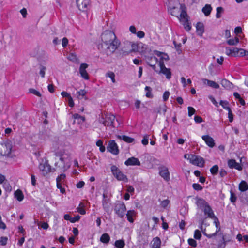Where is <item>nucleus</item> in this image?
Listing matches in <instances>:
<instances>
[{"label": "nucleus", "instance_id": "1", "mask_svg": "<svg viewBox=\"0 0 248 248\" xmlns=\"http://www.w3.org/2000/svg\"><path fill=\"white\" fill-rule=\"evenodd\" d=\"M101 38L102 42L101 47L108 56L113 54L120 44L114 32L110 31L103 32Z\"/></svg>", "mask_w": 248, "mask_h": 248}, {"label": "nucleus", "instance_id": "2", "mask_svg": "<svg viewBox=\"0 0 248 248\" xmlns=\"http://www.w3.org/2000/svg\"><path fill=\"white\" fill-rule=\"evenodd\" d=\"M197 206L202 210L207 217L215 219V223L217 227H218L219 222L218 218L215 216L214 212L209 203L202 198H198L196 202Z\"/></svg>", "mask_w": 248, "mask_h": 248}, {"label": "nucleus", "instance_id": "3", "mask_svg": "<svg viewBox=\"0 0 248 248\" xmlns=\"http://www.w3.org/2000/svg\"><path fill=\"white\" fill-rule=\"evenodd\" d=\"M114 210L115 214L119 217L123 218L125 216L126 208L124 202L118 201L115 204Z\"/></svg>", "mask_w": 248, "mask_h": 248}, {"label": "nucleus", "instance_id": "4", "mask_svg": "<svg viewBox=\"0 0 248 248\" xmlns=\"http://www.w3.org/2000/svg\"><path fill=\"white\" fill-rule=\"evenodd\" d=\"M111 171L114 176L118 181H128L127 176L116 166L112 165L111 167Z\"/></svg>", "mask_w": 248, "mask_h": 248}, {"label": "nucleus", "instance_id": "5", "mask_svg": "<svg viewBox=\"0 0 248 248\" xmlns=\"http://www.w3.org/2000/svg\"><path fill=\"white\" fill-rule=\"evenodd\" d=\"M187 159L189 160L190 162L194 165L200 167H203L204 166L205 160L202 157L200 156L190 154L188 155Z\"/></svg>", "mask_w": 248, "mask_h": 248}, {"label": "nucleus", "instance_id": "6", "mask_svg": "<svg viewBox=\"0 0 248 248\" xmlns=\"http://www.w3.org/2000/svg\"><path fill=\"white\" fill-rule=\"evenodd\" d=\"M39 169L43 176H46L51 172H54L56 170L55 168H52L49 164L48 161L44 163H41L39 165Z\"/></svg>", "mask_w": 248, "mask_h": 248}, {"label": "nucleus", "instance_id": "7", "mask_svg": "<svg viewBox=\"0 0 248 248\" xmlns=\"http://www.w3.org/2000/svg\"><path fill=\"white\" fill-rule=\"evenodd\" d=\"M159 65L160 68V70L159 71V74H163L165 75L166 78L170 79L171 78V72L170 68H167L166 67L164 62L159 61Z\"/></svg>", "mask_w": 248, "mask_h": 248}, {"label": "nucleus", "instance_id": "8", "mask_svg": "<svg viewBox=\"0 0 248 248\" xmlns=\"http://www.w3.org/2000/svg\"><path fill=\"white\" fill-rule=\"evenodd\" d=\"M65 178V174L62 173L58 176L56 178L57 187L60 189V192L62 194H64L65 192L64 188L62 186V185L64 183Z\"/></svg>", "mask_w": 248, "mask_h": 248}, {"label": "nucleus", "instance_id": "9", "mask_svg": "<svg viewBox=\"0 0 248 248\" xmlns=\"http://www.w3.org/2000/svg\"><path fill=\"white\" fill-rule=\"evenodd\" d=\"M104 121L102 123L105 126H114L113 123L115 120V116L111 114H107L106 115L105 117L104 118Z\"/></svg>", "mask_w": 248, "mask_h": 248}, {"label": "nucleus", "instance_id": "10", "mask_svg": "<svg viewBox=\"0 0 248 248\" xmlns=\"http://www.w3.org/2000/svg\"><path fill=\"white\" fill-rule=\"evenodd\" d=\"M107 150L112 154L117 155L119 154V149L117 144L114 140L109 141Z\"/></svg>", "mask_w": 248, "mask_h": 248}, {"label": "nucleus", "instance_id": "11", "mask_svg": "<svg viewBox=\"0 0 248 248\" xmlns=\"http://www.w3.org/2000/svg\"><path fill=\"white\" fill-rule=\"evenodd\" d=\"M102 205L103 209L106 211L108 212L111 207L110 198L105 193L103 194Z\"/></svg>", "mask_w": 248, "mask_h": 248}, {"label": "nucleus", "instance_id": "12", "mask_svg": "<svg viewBox=\"0 0 248 248\" xmlns=\"http://www.w3.org/2000/svg\"><path fill=\"white\" fill-rule=\"evenodd\" d=\"M242 48H238L234 47L231 48L229 47H226V54L229 56L237 57L240 56V50Z\"/></svg>", "mask_w": 248, "mask_h": 248}, {"label": "nucleus", "instance_id": "13", "mask_svg": "<svg viewBox=\"0 0 248 248\" xmlns=\"http://www.w3.org/2000/svg\"><path fill=\"white\" fill-rule=\"evenodd\" d=\"M159 175L166 181L170 180V172L166 166L159 167Z\"/></svg>", "mask_w": 248, "mask_h": 248}, {"label": "nucleus", "instance_id": "14", "mask_svg": "<svg viewBox=\"0 0 248 248\" xmlns=\"http://www.w3.org/2000/svg\"><path fill=\"white\" fill-rule=\"evenodd\" d=\"M88 65L86 63H82L79 68V72L81 77L85 79H89V76L87 72L86 69L88 67Z\"/></svg>", "mask_w": 248, "mask_h": 248}, {"label": "nucleus", "instance_id": "15", "mask_svg": "<svg viewBox=\"0 0 248 248\" xmlns=\"http://www.w3.org/2000/svg\"><path fill=\"white\" fill-rule=\"evenodd\" d=\"M12 146L10 142L4 143L2 144L1 152L5 155H8L10 154Z\"/></svg>", "mask_w": 248, "mask_h": 248}, {"label": "nucleus", "instance_id": "16", "mask_svg": "<svg viewBox=\"0 0 248 248\" xmlns=\"http://www.w3.org/2000/svg\"><path fill=\"white\" fill-rule=\"evenodd\" d=\"M228 165L231 169L235 168L239 170H241L243 169L241 165L239 163L236 162L235 160L233 159H229L228 160Z\"/></svg>", "mask_w": 248, "mask_h": 248}, {"label": "nucleus", "instance_id": "17", "mask_svg": "<svg viewBox=\"0 0 248 248\" xmlns=\"http://www.w3.org/2000/svg\"><path fill=\"white\" fill-rule=\"evenodd\" d=\"M124 164L126 166H140L141 164L139 160L134 157L129 158L127 160H126Z\"/></svg>", "mask_w": 248, "mask_h": 248}, {"label": "nucleus", "instance_id": "18", "mask_svg": "<svg viewBox=\"0 0 248 248\" xmlns=\"http://www.w3.org/2000/svg\"><path fill=\"white\" fill-rule=\"evenodd\" d=\"M76 3L80 10H84L89 3V0H76Z\"/></svg>", "mask_w": 248, "mask_h": 248}, {"label": "nucleus", "instance_id": "19", "mask_svg": "<svg viewBox=\"0 0 248 248\" xmlns=\"http://www.w3.org/2000/svg\"><path fill=\"white\" fill-rule=\"evenodd\" d=\"M202 139L206 142V144L211 148L214 147L215 145L214 140L209 135H203Z\"/></svg>", "mask_w": 248, "mask_h": 248}, {"label": "nucleus", "instance_id": "20", "mask_svg": "<svg viewBox=\"0 0 248 248\" xmlns=\"http://www.w3.org/2000/svg\"><path fill=\"white\" fill-rule=\"evenodd\" d=\"M136 212L134 210L128 211L126 214L127 220L130 223H133L134 221V218L136 217Z\"/></svg>", "mask_w": 248, "mask_h": 248}, {"label": "nucleus", "instance_id": "21", "mask_svg": "<svg viewBox=\"0 0 248 248\" xmlns=\"http://www.w3.org/2000/svg\"><path fill=\"white\" fill-rule=\"evenodd\" d=\"M202 81L204 84H207L208 86L213 88L218 89L219 88V84L214 81L210 80L205 78L202 79Z\"/></svg>", "mask_w": 248, "mask_h": 248}, {"label": "nucleus", "instance_id": "22", "mask_svg": "<svg viewBox=\"0 0 248 248\" xmlns=\"http://www.w3.org/2000/svg\"><path fill=\"white\" fill-rule=\"evenodd\" d=\"M161 241L158 237L153 238L151 248H161Z\"/></svg>", "mask_w": 248, "mask_h": 248}, {"label": "nucleus", "instance_id": "23", "mask_svg": "<svg viewBox=\"0 0 248 248\" xmlns=\"http://www.w3.org/2000/svg\"><path fill=\"white\" fill-rule=\"evenodd\" d=\"M196 32L198 35L202 36L204 32V26L202 23L198 22L196 25Z\"/></svg>", "mask_w": 248, "mask_h": 248}, {"label": "nucleus", "instance_id": "24", "mask_svg": "<svg viewBox=\"0 0 248 248\" xmlns=\"http://www.w3.org/2000/svg\"><path fill=\"white\" fill-rule=\"evenodd\" d=\"M110 238L108 233H104L100 237V240L101 242L105 244H108L110 241Z\"/></svg>", "mask_w": 248, "mask_h": 248}, {"label": "nucleus", "instance_id": "25", "mask_svg": "<svg viewBox=\"0 0 248 248\" xmlns=\"http://www.w3.org/2000/svg\"><path fill=\"white\" fill-rule=\"evenodd\" d=\"M239 189L242 192H244L248 189V185L245 181H242L239 185Z\"/></svg>", "mask_w": 248, "mask_h": 248}, {"label": "nucleus", "instance_id": "26", "mask_svg": "<svg viewBox=\"0 0 248 248\" xmlns=\"http://www.w3.org/2000/svg\"><path fill=\"white\" fill-rule=\"evenodd\" d=\"M15 197L19 201H21L23 200L24 195L22 191L18 189L15 192Z\"/></svg>", "mask_w": 248, "mask_h": 248}, {"label": "nucleus", "instance_id": "27", "mask_svg": "<svg viewBox=\"0 0 248 248\" xmlns=\"http://www.w3.org/2000/svg\"><path fill=\"white\" fill-rule=\"evenodd\" d=\"M118 138L120 140H123L124 141L127 143H132L134 141V139L133 138L125 135H118Z\"/></svg>", "mask_w": 248, "mask_h": 248}, {"label": "nucleus", "instance_id": "28", "mask_svg": "<svg viewBox=\"0 0 248 248\" xmlns=\"http://www.w3.org/2000/svg\"><path fill=\"white\" fill-rule=\"evenodd\" d=\"M212 8L210 5L206 4L202 9V12L206 16H208L211 12Z\"/></svg>", "mask_w": 248, "mask_h": 248}, {"label": "nucleus", "instance_id": "29", "mask_svg": "<svg viewBox=\"0 0 248 248\" xmlns=\"http://www.w3.org/2000/svg\"><path fill=\"white\" fill-rule=\"evenodd\" d=\"M125 245L124 240L123 239L116 240L114 243V246L117 248H123Z\"/></svg>", "mask_w": 248, "mask_h": 248}, {"label": "nucleus", "instance_id": "30", "mask_svg": "<svg viewBox=\"0 0 248 248\" xmlns=\"http://www.w3.org/2000/svg\"><path fill=\"white\" fill-rule=\"evenodd\" d=\"M179 19L180 22L188 19V16L186 12L184 9L181 10Z\"/></svg>", "mask_w": 248, "mask_h": 248}, {"label": "nucleus", "instance_id": "31", "mask_svg": "<svg viewBox=\"0 0 248 248\" xmlns=\"http://www.w3.org/2000/svg\"><path fill=\"white\" fill-rule=\"evenodd\" d=\"M127 45L131 46V48L128 51V53H131L132 52L136 51L138 49V45L134 43L130 42H127Z\"/></svg>", "mask_w": 248, "mask_h": 248}, {"label": "nucleus", "instance_id": "32", "mask_svg": "<svg viewBox=\"0 0 248 248\" xmlns=\"http://www.w3.org/2000/svg\"><path fill=\"white\" fill-rule=\"evenodd\" d=\"M145 90L146 92V96L149 98H152L153 97V95L152 93V88L149 86H146L145 88Z\"/></svg>", "mask_w": 248, "mask_h": 248}, {"label": "nucleus", "instance_id": "33", "mask_svg": "<svg viewBox=\"0 0 248 248\" xmlns=\"http://www.w3.org/2000/svg\"><path fill=\"white\" fill-rule=\"evenodd\" d=\"M239 41V38L237 37H235L234 38L228 40L227 43L229 45H236Z\"/></svg>", "mask_w": 248, "mask_h": 248}, {"label": "nucleus", "instance_id": "34", "mask_svg": "<svg viewBox=\"0 0 248 248\" xmlns=\"http://www.w3.org/2000/svg\"><path fill=\"white\" fill-rule=\"evenodd\" d=\"M181 22L183 23L184 28L186 31H189L191 30V27L188 19L181 21Z\"/></svg>", "mask_w": 248, "mask_h": 248}, {"label": "nucleus", "instance_id": "35", "mask_svg": "<svg viewBox=\"0 0 248 248\" xmlns=\"http://www.w3.org/2000/svg\"><path fill=\"white\" fill-rule=\"evenodd\" d=\"M72 117L74 119H79L80 120L79 123H83L85 121V118L84 116H81L77 113L73 114Z\"/></svg>", "mask_w": 248, "mask_h": 248}, {"label": "nucleus", "instance_id": "36", "mask_svg": "<svg viewBox=\"0 0 248 248\" xmlns=\"http://www.w3.org/2000/svg\"><path fill=\"white\" fill-rule=\"evenodd\" d=\"M106 77H109L111 79L112 82L113 83H115L116 82V80L115 79V74L112 72V71H109L107 72L106 74Z\"/></svg>", "mask_w": 248, "mask_h": 248}, {"label": "nucleus", "instance_id": "37", "mask_svg": "<svg viewBox=\"0 0 248 248\" xmlns=\"http://www.w3.org/2000/svg\"><path fill=\"white\" fill-rule=\"evenodd\" d=\"M86 92L84 90H80L77 92L78 98L79 99L83 98L86 94Z\"/></svg>", "mask_w": 248, "mask_h": 248}, {"label": "nucleus", "instance_id": "38", "mask_svg": "<svg viewBox=\"0 0 248 248\" xmlns=\"http://www.w3.org/2000/svg\"><path fill=\"white\" fill-rule=\"evenodd\" d=\"M3 186L6 191L10 192L12 190V187L7 180L3 182Z\"/></svg>", "mask_w": 248, "mask_h": 248}, {"label": "nucleus", "instance_id": "39", "mask_svg": "<svg viewBox=\"0 0 248 248\" xmlns=\"http://www.w3.org/2000/svg\"><path fill=\"white\" fill-rule=\"evenodd\" d=\"M157 55L161 57L159 61L163 62V60L167 61L169 60V56L166 54L158 52Z\"/></svg>", "mask_w": 248, "mask_h": 248}, {"label": "nucleus", "instance_id": "40", "mask_svg": "<svg viewBox=\"0 0 248 248\" xmlns=\"http://www.w3.org/2000/svg\"><path fill=\"white\" fill-rule=\"evenodd\" d=\"M218 166L217 165H215L210 169V172L211 174L213 175H215L217 174L218 171Z\"/></svg>", "mask_w": 248, "mask_h": 248}, {"label": "nucleus", "instance_id": "41", "mask_svg": "<svg viewBox=\"0 0 248 248\" xmlns=\"http://www.w3.org/2000/svg\"><path fill=\"white\" fill-rule=\"evenodd\" d=\"M170 12L172 16H178L177 15L179 13V9L176 7H173L170 9Z\"/></svg>", "mask_w": 248, "mask_h": 248}, {"label": "nucleus", "instance_id": "42", "mask_svg": "<svg viewBox=\"0 0 248 248\" xmlns=\"http://www.w3.org/2000/svg\"><path fill=\"white\" fill-rule=\"evenodd\" d=\"M150 59H151V61H154V64H152L151 63H148V64H149V65L151 67H152V68L153 69H155V68H156L155 64L158 62V60H157V59L155 57H151Z\"/></svg>", "mask_w": 248, "mask_h": 248}, {"label": "nucleus", "instance_id": "43", "mask_svg": "<svg viewBox=\"0 0 248 248\" xmlns=\"http://www.w3.org/2000/svg\"><path fill=\"white\" fill-rule=\"evenodd\" d=\"M220 105H221L224 108L227 110H230V108L228 106V103L227 101L221 100L220 102Z\"/></svg>", "mask_w": 248, "mask_h": 248}, {"label": "nucleus", "instance_id": "44", "mask_svg": "<svg viewBox=\"0 0 248 248\" xmlns=\"http://www.w3.org/2000/svg\"><path fill=\"white\" fill-rule=\"evenodd\" d=\"M170 201L168 199H166L161 202L160 206L163 208H166L167 206L170 204Z\"/></svg>", "mask_w": 248, "mask_h": 248}, {"label": "nucleus", "instance_id": "45", "mask_svg": "<svg viewBox=\"0 0 248 248\" xmlns=\"http://www.w3.org/2000/svg\"><path fill=\"white\" fill-rule=\"evenodd\" d=\"M202 237L201 232L199 230H196L194 232V237L195 239L200 240Z\"/></svg>", "mask_w": 248, "mask_h": 248}, {"label": "nucleus", "instance_id": "46", "mask_svg": "<svg viewBox=\"0 0 248 248\" xmlns=\"http://www.w3.org/2000/svg\"><path fill=\"white\" fill-rule=\"evenodd\" d=\"M223 9L221 7H218L217 8V13L216 16L217 18H219L221 17L220 14L223 13Z\"/></svg>", "mask_w": 248, "mask_h": 248}, {"label": "nucleus", "instance_id": "47", "mask_svg": "<svg viewBox=\"0 0 248 248\" xmlns=\"http://www.w3.org/2000/svg\"><path fill=\"white\" fill-rule=\"evenodd\" d=\"M193 188L197 191H200L203 189L202 186L199 184L194 183L192 185Z\"/></svg>", "mask_w": 248, "mask_h": 248}, {"label": "nucleus", "instance_id": "48", "mask_svg": "<svg viewBox=\"0 0 248 248\" xmlns=\"http://www.w3.org/2000/svg\"><path fill=\"white\" fill-rule=\"evenodd\" d=\"M29 93H32L38 97L41 96V94L39 92H38V91H36V90L32 89V88H31L29 89Z\"/></svg>", "mask_w": 248, "mask_h": 248}, {"label": "nucleus", "instance_id": "49", "mask_svg": "<svg viewBox=\"0 0 248 248\" xmlns=\"http://www.w3.org/2000/svg\"><path fill=\"white\" fill-rule=\"evenodd\" d=\"M149 138V135H145L144 136L143 138L141 141L142 143L144 145H147L148 144Z\"/></svg>", "mask_w": 248, "mask_h": 248}, {"label": "nucleus", "instance_id": "50", "mask_svg": "<svg viewBox=\"0 0 248 248\" xmlns=\"http://www.w3.org/2000/svg\"><path fill=\"white\" fill-rule=\"evenodd\" d=\"M222 240L223 242L222 243H219L218 245V248H225L226 245V241L225 240L224 236H222Z\"/></svg>", "mask_w": 248, "mask_h": 248}, {"label": "nucleus", "instance_id": "51", "mask_svg": "<svg viewBox=\"0 0 248 248\" xmlns=\"http://www.w3.org/2000/svg\"><path fill=\"white\" fill-rule=\"evenodd\" d=\"M237 197L235 194L232 191H231L230 200L232 203H234L236 201Z\"/></svg>", "mask_w": 248, "mask_h": 248}, {"label": "nucleus", "instance_id": "52", "mask_svg": "<svg viewBox=\"0 0 248 248\" xmlns=\"http://www.w3.org/2000/svg\"><path fill=\"white\" fill-rule=\"evenodd\" d=\"M188 244L193 247H196L197 246V242L192 238H190L188 240Z\"/></svg>", "mask_w": 248, "mask_h": 248}, {"label": "nucleus", "instance_id": "53", "mask_svg": "<svg viewBox=\"0 0 248 248\" xmlns=\"http://www.w3.org/2000/svg\"><path fill=\"white\" fill-rule=\"evenodd\" d=\"M8 238L6 237H1L0 238V243L2 246H5L7 244Z\"/></svg>", "mask_w": 248, "mask_h": 248}, {"label": "nucleus", "instance_id": "54", "mask_svg": "<svg viewBox=\"0 0 248 248\" xmlns=\"http://www.w3.org/2000/svg\"><path fill=\"white\" fill-rule=\"evenodd\" d=\"M240 56H246V59L248 60V51L244 49L240 50Z\"/></svg>", "mask_w": 248, "mask_h": 248}, {"label": "nucleus", "instance_id": "55", "mask_svg": "<svg viewBox=\"0 0 248 248\" xmlns=\"http://www.w3.org/2000/svg\"><path fill=\"white\" fill-rule=\"evenodd\" d=\"M126 191L127 192L130 193L131 194H133L134 192V188L133 186L130 185H126Z\"/></svg>", "mask_w": 248, "mask_h": 248}, {"label": "nucleus", "instance_id": "56", "mask_svg": "<svg viewBox=\"0 0 248 248\" xmlns=\"http://www.w3.org/2000/svg\"><path fill=\"white\" fill-rule=\"evenodd\" d=\"M46 69V67L44 66H41V67L40 68V74L41 75V77L43 78L45 77V71Z\"/></svg>", "mask_w": 248, "mask_h": 248}, {"label": "nucleus", "instance_id": "57", "mask_svg": "<svg viewBox=\"0 0 248 248\" xmlns=\"http://www.w3.org/2000/svg\"><path fill=\"white\" fill-rule=\"evenodd\" d=\"M188 116H191L193 114H194L195 112V109L192 107H188Z\"/></svg>", "mask_w": 248, "mask_h": 248}, {"label": "nucleus", "instance_id": "58", "mask_svg": "<svg viewBox=\"0 0 248 248\" xmlns=\"http://www.w3.org/2000/svg\"><path fill=\"white\" fill-rule=\"evenodd\" d=\"M170 96V92L169 91H165L163 95V99L164 101H166L168 100Z\"/></svg>", "mask_w": 248, "mask_h": 248}, {"label": "nucleus", "instance_id": "59", "mask_svg": "<svg viewBox=\"0 0 248 248\" xmlns=\"http://www.w3.org/2000/svg\"><path fill=\"white\" fill-rule=\"evenodd\" d=\"M68 44V39L66 37H64L62 39V46L64 47H66L67 46Z\"/></svg>", "mask_w": 248, "mask_h": 248}, {"label": "nucleus", "instance_id": "60", "mask_svg": "<svg viewBox=\"0 0 248 248\" xmlns=\"http://www.w3.org/2000/svg\"><path fill=\"white\" fill-rule=\"evenodd\" d=\"M68 105L70 107H73L74 106V102L71 96L68 98Z\"/></svg>", "mask_w": 248, "mask_h": 248}, {"label": "nucleus", "instance_id": "61", "mask_svg": "<svg viewBox=\"0 0 248 248\" xmlns=\"http://www.w3.org/2000/svg\"><path fill=\"white\" fill-rule=\"evenodd\" d=\"M137 36L140 38H143L145 36V33L143 31H138L136 32Z\"/></svg>", "mask_w": 248, "mask_h": 248}, {"label": "nucleus", "instance_id": "62", "mask_svg": "<svg viewBox=\"0 0 248 248\" xmlns=\"http://www.w3.org/2000/svg\"><path fill=\"white\" fill-rule=\"evenodd\" d=\"M194 120L197 123H200L203 121L202 118L199 116H195L194 117Z\"/></svg>", "mask_w": 248, "mask_h": 248}, {"label": "nucleus", "instance_id": "63", "mask_svg": "<svg viewBox=\"0 0 248 248\" xmlns=\"http://www.w3.org/2000/svg\"><path fill=\"white\" fill-rule=\"evenodd\" d=\"M80 218V217L79 215L76 216L75 217H71L70 222L72 223H75L78 221Z\"/></svg>", "mask_w": 248, "mask_h": 248}, {"label": "nucleus", "instance_id": "64", "mask_svg": "<svg viewBox=\"0 0 248 248\" xmlns=\"http://www.w3.org/2000/svg\"><path fill=\"white\" fill-rule=\"evenodd\" d=\"M227 172L225 170L221 169L220 170L219 175L221 177H224V176H225L227 175Z\"/></svg>", "mask_w": 248, "mask_h": 248}]
</instances>
